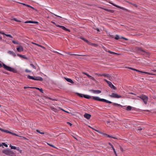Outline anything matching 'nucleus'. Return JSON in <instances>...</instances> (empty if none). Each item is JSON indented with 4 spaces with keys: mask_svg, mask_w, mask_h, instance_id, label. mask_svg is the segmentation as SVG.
Here are the masks:
<instances>
[{
    "mask_svg": "<svg viewBox=\"0 0 156 156\" xmlns=\"http://www.w3.org/2000/svg\"><path fill=\"white\" fill-rule=\"evenodd\" d=\"M10 156H16V155L13 152V153L12 154H11L10 155Z\"/></svg>",
    "mask_w": 156,
    "mask_h": 156,
    "instance_id": "53",
    "label": "nucleus"
},
{
    "mask_svg": "<svg viewBox=\"0 0 156 156\" xmlns=\"http://www.w3.org/2000/svg\"><path fill=\"white\" fill-rule=\"evenodd\" d=\"M109 145L111 146V147L112 148L113 150H114L115 149L114 148V147L112 145V144H111L110 143H109Z\"/></svg>",
    "mask_w": 156,
    "mask_h": 156,
    "instance_id": "43",
    "label": "nucleus"
},
{
    "mask_svg": "<svg viewBox=\"0 0 156 156\" xmlns=\"http://www.w3.org/2000/svg\"><path fill=\"white\" fill-rule=\"evenodd\" d=\"M129 69H131L132 70H135V69H134V68H131V67H129Z\"/></svg>",
    "mask_w": 156,
    "mask_h": 156,
    "instance_id": "59",
    "label": "nucleus"
},
{
    "mask_svg": "<svg viewBox=\"0 0 156 156\" xmlns=\"http://www.w3.org/2000/svg\"><path fill=\"white\" fill-rule=\"evenodd\" d=\"M110 3L112 5H113V6L117 7V8H119V9H122L123 10H124L126 11H127V10L125 9V8H124L123 7H121V6H120L119 5H117L116 4H115L114 3H112V2H110Z\"/></svg>",
    "mask_w": 156,
    "mask_h": 156,
    "instance_id": "11",
    "label": "nucleus"
},
{
    "mask_svg": "<svg viewBox=\"0 0 156 156\" xmlns=\"http://www.w3.org/2000/svg\"><path fill=\"white\" fill-rule=\"evenodd\" d=\"M8 53L12 55L14 57L16 56L15 53L13 51H8Z\"/></svg>",
    "mask_w": 156,
    "mask_h": 156,
    "instance_id": "18",
    "label": "nucleus"
},
{
    "mask_svg": "<svg viewBox=\"0 0 156 156\" xmlns=\"http://www.w3.org/2000/svg\"><path fill=\"white\" fill-rule=\"evenodd\" d=\"M6 36L10 37L11 38H12V37L10 35V34H4Z\"/></svg>",
    "mask_w": 156,
    "mask_h": 156,
    "instance_id": "39",
    "label": "nucleus"
},
{
    "mask_svg": "<svg viewBox=\"0 0 156 156\" xmlns=\"http://www.w3.org/2000/svg\"><path fill=\"white\" fill-rule=\"evenodd\" d=\"M91 91L93 93H95V94H100L101 93V91L100 90H92Z\"/></svg>",
    "mask_w": 156,
    "mask_h": 156,
    "instance_id": "21",
    "label": "nucleus"
},
{
    "mask_svg": "<svg viewBox=\"0 0 156 156\" xmlns=\"http://www.w3.org/2000/svg\"><path fill=\"white\" fill-rule=\"evenodd\" d=\"M80 39H81L82 40H83V41H84L86 42H87L88 44H90V42L88 40L85 39V38L83 37H80Z\"/></svg>",
    "mask_w": 156,
    "mask_h": 156,
    "instance_id": "20",
    "label": "nucleus"
},
{
    "mask_svg": "<svg viewBox=\"0 0 156 156\" xmlns=\"http://www.w3.org/2000/svg\"><path fill=\"white\" fill-rule=\"evenodd\" d=\"M36 131L37 132V133H38L41 134H44V132H41V131L39 130H38V129H37L36 130Z\"/></svg>",
    "mask_w": 156,
    "mask_h": 156,
    "instance_id": "34",
    "label": "nucleus"
},
{
    "mask_svg": "<svg viewBox=\"0 0 156 156\" xmlns=\"http://www.w3.org/2000/svg\"><path fill=\"white\" fill-rule=\"evenodd\" d=\"M142 130V128H138L137 129V130H139V131H140Z\"/></svg>",
    "mask_w": 156,
    "mask_h": 156,
    "instance_id": "60",
    "label": "nucleus"
},
{
    "mask_svg": "<svg viewBox=\"0 0 156 156\" xmlns=\"http://www.w3.org/2000/svg\"><path fill=\"white\" fill-rule=\"evenodd\" d=\"M11 133H10V134H11L12 135H15V136H19V137H22V136H19V135L16 134V133H12V132H11Z\"/></svg>",
    "mask_w": 156,
    "mask_h": 156,
    "instance_id": "36",
    "label": "nucleus"
},
{
    "mask_svg": "<svg viewBox=\"0 0 156 156\" xmlns=\"http://www.w3.org/2000/svg\"><path fill=\"white\" fill-rule=\"evenodd\" d=\"M49 100H51L52 101V102H51V101H49V103L51 102L52 103V104L54 105L55 104V102H54L55 101H57V99L56 98H52L49 97Z\"/></svg>",
    "mask_w": 156,
    "mask_h": 156,
    "instance_id": "15",
    "label": "nucleus"
},
{
    "mask_svg": "<svg viewBox=\"0 0 156 156\" xmlns=\"http://www.w3.org/2000/svg\"><path fill=\"white\" fill-rule=\"evenodd\" d=\"M83 74L87 75L89 79H91L93 80H95L94 77H92L91 76L88 74L87 73H83Z\"/></svg>",
    "mask_w": 156,
    "mask_h": 156,
    "instance_id": "16",
    "label": "nucleus"
},
{
    "mask_svg": "<svg viewBox=\"0 0 156 156\" xmlns=\"http://www.w3.org/2000/svg\"><path fill=\"white\" fill-rule=\"evenodd\" d=\"M38 22L37 21H33V23L38 24Z\"/></svg>",
    "mask_w": 156,
    "mask_h": 156,
    "instance_id": "51",
    "label": "nucleus"
},
{
    "mask_svg": "<svg viewBox=\"0 0 156 156\" xmlns=\"http://www.w3.org/2000/svg\"><path fill=\"white\" fill-rule=\"evenodd\" d=\"M56 26L57 27H60V28H62V29L63 30L65 31H68L69 32H70V30L66 28L65 27H64L63 26H60V25H56Z\"/></svg>",
    "mask_w": 156,
    "mask_h": 156,
    "instance_id": "10",
    "label": "nucleus"
},
{
    "mask_svg": "<svg viewBox=\"0 0 156 156\" xmlns=\"http://www.w3.org/2000/svg\"><path fill=\"white\" fill-rule=\"evenodd\" d=\"M142 73H144L145 74H147L149 75H155L154 74H153V73H148V72H144V71H142Z\"/></svg>",
    "mask_w": 156,
    "mask_h": 156,
    "instance_id": "27",
    "label": "nucleus"
},
{
    "mask_svg": "<svg viewBox=\"0 0 156 156\" xmlns=\"http://www.w3.org/2000/svg\"><path fill=\"white\" fill-rule=\"evenodd\" d=\"M96 74L99 76H102V74L96 73Z\"/></svg>",
    "mask_w": 156,
    "mask_h": 156,
    "instance_id": "50",
    "label": "nucleus"
},
{
    "mask_svg": "<svg viewBox=\"0 0 156 156\" xmlns=\"http://www.w3.org/2000/svg\"><path fill=\"white\" fill-rule=\"evenodd\" d=\"M33 21H26L25 22V23H33Z\"/></svg>",
    "mask_w": 156,
    "mask_h": 156,
    "instance_id": "33",
    "label": "nucleus"
},
{
    "mask_svg": "<svg viewBox=\"0 0 156 156\" xmlns=\"http://www.w3.org/2000/svg\"><path fill=\"white\" fill-rule=\"evenodd\" d=\"M114 151V153H115V154L116 155H117V154H116V152L115 150V149L114 150H113Z\"/></svg>",
    "mask_w": 156,
    "mask_h": 156,
    "instance_id": "62",
    "label": "nucleus"
},
{
    "mask_svg": "<svg viewBox=\"0 0 156 156\" xmlns=\"http://www.w3.org/2000/svg\"><path fill=\"white\" fill-rule=\"evenodd\" d=\"M10 147H11V149H16L17 147H16L12 146V145H10Z\"/></svg>",
    "mask_w": 156,
    "mask_h": 156,
    "instance_id": "31",
    "label": "nucleus"
},
{
    "mask_svg": "<svg viewBox=\"0 0 156 156\" xmlns=\"http://www.w3.org/2000/svg\"><path fill=\"white\" fill-rule=\"evenodd\" d=\"M138 97L143 100L145 104H147L148 100V98L145 95L143 94L141 95L138 96Z\"/></svg>",
    "mask_w": 156,
    "mask_h": 156,
    "instance_id": "4",
    "label": "nucleus"
},
{
    "mask_svg": "<svg viewBox=\"0 0 156 156\" xmlns=\"http://www.w3.org/2000/svg\"><path fill=\"white\" fill-rule=\"evenodd\" d=\"M105 135H106V137H107L112 138H113L114 139H116V137L113 136L112 135H108L107 134H105Z\"/></svg>",
    "mask_w": 156,
    "mask_h": 156,
    "instance_id": "25",
    "label": "nucleus"
},
{
    "mask_svg": "<svg viewBox=\"0 0 156 156\" xmlns=\"http://www.w3.org/2000/svg\"><path fill=\"white\" fill-rule=\"evenodd\" d=\"M104 80L107 83V84L108 85L109 87H110L111 88L113 89L114 90L116 89V88L111 83V82L105 79H104Z\"/></svg>",
    "mask_w": 156,
    "mask_h": 156,
    "instance_id": "7",
    "label": "nucleus"
},
{
    "mask_svg": "<svg viewBox=\"0 0 156 156\" xmlns=\"http://www.w3.org/2000/svg\"><path fill=\"white\" fill-rule=\"evenodd\" d=\"M92 46H94L95 47H97L98 46V45L94 43H90V44Z\"/></svg>",
    "mask_w": 156,
    "mask_h": 156,
    "instance_id": "32",
    "label": "nucleus"
},
{
    "mask_svg": "<svg viewBox=\"0 0 156 156\" xmlns=\"http://www.w3.org/2000/svg\"><path fill=\"white\" fill-rule=\"evenodd\" d=\"M17 50L19 52H21L23 51V47L21 46H17L16 48Z\"/></svg>",
    "mask_w": 156,
    "mask_h": 156,
    "instance_id": "12",
    "label": "nucleus"
},
{
    "mask_svg": "<svg viewBox=\"0 0 156 156\" xmlns=\"http://www.w3.org/2000/svg\"><path fill=\"white\" fill-rule=\"evenodd\" d=\"M4 132H5V133H9V134L11 133V132H10V131H9V130H5Z\"/></svg>",
    "mask_w": 156,
    "mask_h": 156,
    "instance_id": "41",
    "label": "nucleus"
},
{
    "mask_svg": "<svg viewBox=\"0 0 156 156\" xmlns=\"http://www.w3.org/2000/svg\"><path fill=\"white\" fill-rule=\"evenodd\" d=\"M33 88H35L37 90H39L41 93H43V90L42 88H40L38 87H33Z\"/></svg>",
    "mask_w": 156,
    "mask_h": 156,
    "instance_id": "23",
    "label": "nucleus"
},
{
    "mask_svg": "<svg viewBox=\"0 0 156 156\" xmlns=\"http://www.w3.org/2000/svg\"><path fill=\"white\" fill-rule=\"evenodd\" d=\"M92 98L93 99L96 101L105 102L106 103L110 104H112V102L111 101H109L104 99L98 97L93 96Z\"/></svg>",
    "mask_w": 156,
    "mask_h": 156,
    "instance_id": "2",
    "label": "nucleus"
},
{
    "mask_svg": "<svg viewBox=\"0 0 156 156\" xmlns=\"http://www.w3.org/2000/svg\"><path fill=\"white\" fill-rule=\"evenodd\" d=\"M17 55L20 57V58H23L24 59H28L27 58V57H26L24 55H21L18 54H17Z\"/></svg>",
    "mask_w": 156,
    "mask_h": 156,
    "instance_id": "19",
    "label": "nucleus"
},
{
    "mask_svg": "<svg viewBox=\"0 0 156 156\" xmlns=\"http://www.w3.org/2000/svg\"><path fill=\"white\" fill-rule=\"evenodd\" d=\"M132 107L130 106H128L126 108L127 111H131L132 109Z\"/></svg>",
    "mask_w": 156,
    "mask_h": 156,
    "instance_id": "29",
    "label": "nucleus"
},
{
    "mask_svg": "<svg viewBox=\"0 0 156 156\" xmlns=\"http://www.w3.org/2000/svg\"><path fill=\"white\" fill-rule=\"evenodd\" d=\"M109 96L113 98H122V96L120 95H119L116 93H113L111 95H109Z\"/></svg>",
    "mask_w": 156,
    "mask_h": 156,
    "instance_id": "6",
    "label": "nucleus"
},
{
    "mask_svg": "<svg viewBox=\"0 0 156 156\" xmlns=\"http://www.w3.org/2000/svg\"><path fill=\"white\" fill-rule=\"evenodd\" d=\"M112 103H113V105L114 106L116 107H122V105L117 103L113 102H112Z\"/></svg>",
    "mask_w": 156,
    "mask_h": 156,
    "instance_id": "24",
    "label": "nucleus"
},
{
    "mask_svg": "<svg viewBox=\"0 0 156 156\" xmlns=\"http://www.w3.org/2000/svg\"><path fill=\"white\" fill-rule=\"evenodd\" d=\"M76 94L79 97L81 98H84V94L79 93H77Z\"/></svg>",
    "mask_w": 156,
    "mask_h": 156,
    "instance_id": "26",
    "label": "nucleus"
},
{
    "mask_svg": "<svg viewBox=\"0 0 156 156\" xmlns=\"http://www.w3.org/2000/svg\"><path fill=\"white\" fill-rule=\"evenodd\" d=\"M49 146L55 148H57L55 146H54L52 144H49Z\"/></svg>",
    "mask_w": 156,
    "mask_h": 156,
    "instance_id": "47",
    "label": "nucleus"
},
{
    "mask_svg": "<svg viewBox=\"0 0 156 156\" xmlns=\"http://www.w3.org/2000/svg\"><path fill=\"white\" fill-rule=\"evenodd\" d=\"M109 12H111V13H113L114 11L112 10H110V9H108L107 10Z\"/></svg>",
    "mask_w": 156,
    "mask_h": 156,
    "instance_id": "46",
    "label": "nucleus"
},
{
    "mask_svg": "<svg viewBox=\"0 0 156 156\" xmlns=\"http://www.w3.org/2000/svg\"><path fill=\"white\" fill-rule=\"evenodd\" d=\"M25 71L27 73H30L31 72V71L27 69L25 70Z\"/></svg>",
    "mask_w": 156,
    "mask_h": 156,
    "instance_id": "49",
    "label": "nucleus"
},
{
    "mask_svg": "<svg viewBox=\"0 0 156 156\" xmlns=\"http://www.w3.org/2000/svg\"><path fill=\"white\" fill-rule=\"evenodd\" d=\"M102 9H104V10H105V11H107L108 9H106L105 8H103Z\"/></svg>",
    "mask_w": 156,
    "mask_h": 156,
    "instance_id": "63",
    "label": "nucleus"
},
{
    "mask_svg": "<svg viewBox=\"0 0 156 156\" xmlns=\"http://www.w3.org/2000/svg\"><path fill=\"white\" fill-rule=\"evenodd\" d=\"M16 150L17 151H20V148H19V147H17V148H16Z\"/></svg>",
    "mask_w": 156,
    "mask_h": 156,
    "instance_id": "61",
    "label": "nucleus"
},
{
    "mask_svg": "<svg viewBox=\"0 0 156 156\" xmlns=\"http://www.w3.org/2000/svg\"><path fill=\"white\" fill-rule=\"evenodd\" d=\"M84 98H86L88 99H90L91 98V96L89 95H85V94H84Z\"/></svg>",
    "mask_w": 156,
    "mask_h": 156,
    "instance_id": "28",
    "label": "nucleus"
},
{
    "mask_svg": "<svg viewBox=\"0 0 156 156\" xmlns=\"http://www.w3.org/2000/svg\"><path fill=\"white\" fill-rule=\"evenodd\" d=\"M0 130L1 131H2V132H4V131H5V129H2L0 128Z\"/></svg>",
    "mask_w": 156,
    "mask_h": 156,
    "instance_id": "57",
    "label": "nucleus"
},
{
    "mask_svg": "<svg viewBox=\"0 0 156 156\" xmlns=\"http://www.w3.org/2000/svg\"><path fill=\"white\" fill-rule=\"evenodd\" d=\"M67 124H69V125L71 126L72 125V124L71 123H70V122H67Z\"/></svg>",
    "mask_w": 156,
    "mask_h": 156,
    "instance_id": "56",
    "label": "nucleus"
},
{
    "mask_svg": "<svg viewBox=\"0 0 156 156\" xmlns=\"http://www.w3.org/2000/svg\"><path fill=\"white\" fill-rule=\"evenodd\" d=\"M114 38L116 40H118L120 39H123L126 41H128V38L124 37L122 36H121V37H119V36L118 35H116L115 37Z\"/></svg>",
    "mask_w": 156,
    "mask_h": 156,
    "instance_id": "9",
    "label": "nucleus"
},
{
    "mask_svg": "<svg viewBox=\"0 0 156 156\" xmlns=\"http://www.w3.org/2000/svg\"><path fill=\"white\" fill-rule=\"evenodd\" d=\"M52 14L51 12H49V16H52Z\"/></svg>",
    "mask_w": 156,
    "mask_h": 156,
    "instance_id": "64",
    "label": "nucleus"
},
{
    "mask_svg": "<svg viewBox=\"0 0 156 156\" xmlns=\"http://www.w3.org/2000/svg\"><path fill=\"white\" fill-rule=\"evenodd\" d=\"M13 20L17 22H21V21L18 20L15 18H14Z\"/></svg>",
    "mask_w": 156,
    "mask_h": 156,
    "instance_id": "40",
    "label": "nucleus"
},
{
    "mask_svg": "<svg viewBox=\"0 0 156 156\" xmlns=\"http://www.w3.org/2000/svg\"><path fill=\"white\" fill-rule=\"evenodd\" d=\"M11 133H10V134H11L12 135H15V136H19V137H22V136H19V135L16 134V133H12V132H11Z\"/></svg>",
    "mask_w": 156,
    "mask_h": 156,
    "instance_id": "35",
    "label": "nucleus"
},
{
    "mask_svg": "<svg viewBox=\"0 0 156 156\" xmlns=\"http://www.w3.org/2000/svg\"><path fill=\"white\" fill-rule=\"evenodd\" d=\"M3 73L6 74H9V73L6 71H3Z\"/></svg>",
    "mask_w": 156,
    "mask_h": 156,
    "instance_id": "58",
    "label": "nucleus"
},
{
    "mask_svg": "<svg viewBox=\"0 0 156 156\" xmlns=\"http://www.w3.org/2000/svg\"><path fill=\"white\" fill-rule=\"evenodd\" d=\"M137 51L141 54L144 55L145 53H147V52L144 51L143 49L141 48H138L137 49Z\"/></svg>",
    "mask_w": 156,
    "mask_h": 156,
    "instance_id": "8",
    "label": "nucleus"
},
{
    "mask_svg": "<svg viewBox=\"0 0 156 156\" xmlns=\"http://www.w3.org/2000/svg\"><path fill=\"white\" fill-rule=\"evenodd\" d=\"M64 79L68 82L72 84H73L74 83V82L71 79L66 77H64Z\"/></svg>",
    "mask_w": 156,
    "mask_h": 156,
    "instance_id": "13",
    "label": "nucleus"
},
{
    "mask_svg": "<svg viewBox=\"0 0 156 156\" xmlns=\"http://www.w3.org/2000/svg\"><path fill=\"white\" fill-rule=\"evenodd\" d=\"M27 7L30 8L34 10H36V9L34 8L33 7H32L30 5H27Z\"/></svg>",
    "mask_w": 156,
    "mask_h": 156,
    "instance_id": "44",
    "label": "nucleus"
},
{
    "mask_svg": "<svg viewBox=\"0 0 156 156\" xmlns=\"http://www.w3.org/2000/svg\"><path fill=\"white\" fill-rule=\"evenodd\" d=\"M108 74H106V73L102 74V76H104L105 77H107V75H108Z\"/></svg>",
    "mask_w": 156,
    "mask_h": 156,
    "instance_id": "38",
    "label": "nucleus"
},
{
    "mask_svg": "<svg viewBox=\"0 0 156 156\" xmlns=\"http://www.w3.org/2000/svg\"><path fill=\"white\" fill-rule=\"evenodd\" d=\"M30 65L34 69H36V67L33 64H30Z\"/></svg>",
    "mask_w": 156,
    "mask_h": 156,
    "instance_id": "42",
    "label": "nucleus"
},
{
    "mask_svg": "<svg viewBox=\"0 0 156 156\" xmlns=\"http://www.w3.org/2000/svg\"><path fill=\"white\" fill-rule=\"evenodd\" d=\"M109 53H110V54H113V55H117L118 54L116 53H115L114 52H112V51L110 50H108V51H107Z\"/></svg>",
    "mask_w": 156,
    "mask_h": 156,
    "instance_id": "30",
    "label": "nucleus"
},
{
    "mask_svg": "<svg viewBox=\"0 0 156 156\" xmlns=\"http://www.w3.org/2000/svg\"><path fill=\"white\" fill-rule=\"evenodd\" d=\"M135 71H136L138 72H139L141 73H142V71H140L139 70H138L136 69H135Z\"/></svg>",
    "mask_w": 156,
    "mask_h": 156,
    "instance_id": "54",
    "label": "nucleus"
},
{
    "mask_svg": "<svg viewBox=\"0 0 156 156\" xmlns=\"http://www.w3.org/2000/svg\"><path fill=\"white\" fill-rule=\"evenodd\" d=\"M27 78L29 79H32L34 80H38L40 81H42L43 79L41 77L36 76H31L30 75L27 76Z\"/></svg>",
    "mask_w": 156,
    "mask_h": 156,
    "instance_id": "3",
    "label": "nucleus"
},
{
    "mask_svg": "<svg viewBox=\"0 0 156 156\" xmlns=\"http://www.w3.org/2000/svg\"><path fill=\"white\" fill-rule=\"evenodd\" d=\"M107 78L110 81H112L113 80L112 77L108 74L107 75Z\"/></svg>",
    "mask_w": 156,
    "mask_h": 156,
    "instance_id": "22",
    "label": "nucleus"
},
{
    "mask_svg": "<svg viewBox=\"0 0 156 156\" xmlns=\"http://www.w3.org/2000/svg\"><path fill=\"white\" fill-rule=\"evenodd\" d=\"M2 145L3 146H4L5 147H7L8 146V145L5 143H2Z\"/></svg>",
    "mask_w": 156,
    "mask_h": 156,
    "instance_id": "45",
    "label": "nucleus"
},
{
    "mask_svg": "<svg viewBox=\"0 0 156 156\" xmlns=\"http://www.w3.org/2000/svg\"><path fill=\"white\" fill-rule=\"evenodd\" d=\"M3 67L5 70L12 72L14 73H17V71L14 68L11 67L10 66H7L3 63L2 62V64L0 63V68Z\"/></svg>",
    "mask_w": 156,
    "mask_h": 156,
    "instance_id": "1",
    "label": "nucleus"
},
{
    "mask_svg": "<svg viewBox=\"0 0 156 156\" xmlns=\"http://www.w3.org/2000/svg\"><path fill=\"white\" fill-rule=\"evenodd\" d=\"M12 42L14 44H19V43L18 42L13 40L12 41Z\"/></svg>",
    "mask_w": 156,
    "mask_h": 156,
    "instance_id": "37",
    "label": "nucleus"
},
{
    "mask_svg": "<svg viewBox=\"0 0 156 156\" xmlns=\"http://www.w3.org/2000/svg\"><path fill=\"white\" fill-rule=\"evenodd\" d=\"M64 52L67 54H69L71 55H74V56H85V55H82L76 54H71L69 52Z\"/></svg>",
    "mask_w": 156,
    "mask_h": 156,
    "instance_id": "17",
    "label": "nucleus"
},
{
    "mask_svg": "<svg viewBox=\"0 0 156 156\" xmlns=\"http://www.w3.org/2000/svg\"><path fill=\"white\" fill-rule=\"evenodd\" d=\"M2 153L7 155H10L13 153V152L10 149H4L2 151Z\"/></svg>",
    "mask_w": 156,
    "mask_h": 156,
    "instance_id": "5",
    "label": "nucleus"
},
{
    "mask_svg": "<svg viewBox=\"0 0 156 156\" xmlns=\"http://www.w3.org/2000/svg\"><path fill=\"white\" fill-rule=\"evenodd\" d=\"M33 87H24V89H26L28 88H33Z\"/></svg>",
    "mask_w": 156,
    "mask_h": 156,
    "instance_id": "48",
    "label": "nucleus"
},
{
    "mask_svg": "<svg viewBox=\"0 0 156 156\" xmlns=\"http://www.w3.org/2000/svg\"><path fill=\"white\" fill-rule=\"evenodd\" d=\"M20 3L21 4L23 5H24L26 6L27 7V5H28L26 4L25 3Z\"/></svg>",
    "mask_w": 156,
    "mask_h": 156,
    "instance_id": "55",
    "label": "nucleus"
},
{
    "mask_svg": "<svg viewBox=\"0 0 156 156\" xmlns=\"http://www.w3.org/2000/svg\"><path fill=\"white\" fill-rule=\"evenodd\" d=\"M91 117V115L90 114L87 113H86L84 115V117L88 119H89Z\"/></svg>",
    "mask_w": 156,
    "mask_h": 156,
    "instance_id": "14",
    "label": "nucleus"
},
{
    "mask_svg": "<svg viewBox=\"0 0 156 156\" xmlns=\"http://www.w3.org/2000/svg\"><path fill=\"white\" fill-rule=\"evenodd\" d=\"M132 5H133L134 7H137V4H131Z\"/></svg>",
    "mask_w": 156,
    "mask_h": 156,
    "instance_id": "52",
    "label": "nucleus"
}]
</instances>
